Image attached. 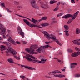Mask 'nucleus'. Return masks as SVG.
Masks as SVG:
<instances>
[{"label": "nucleus", "instance_id": "43", "mask_svg": "<svg viewBox=\"0 0 80 80\" xmlns=\"http://www.w3.org/2000/svg\"><path fill=\"white\" fill-rule=\"evenodd\" d=\"M41 60V62H46V61H47V59L42 58Z\"/></svg>", "mask_w": 80, "mask_h": 80}, {"label": "nucleus", "instance_id": "5", "mask_svg": "<svg viewBox=\"0 0 80 80\" xmlns=\"http://www.w3.org/2000/svg\"><path fill=\"white\" fill-rule=\"evenodd\" d=\"M30 57L31 58H32L33 59H37V58L33 57V56H32V55H31L29 54H26V56H23V58H26V59H27L28 61H29Z\"/></svg>", "mask_w": 80, "mask_h": 80}, {"label": "nucleus", "instance_id": "50", "mask_svg": "<svg viewBox=\"0 0 80 80\" xmlns=\"http://www.w3.org/2000/svg\"><path fill=\"white\" fill-rule=\"evenodd\" d=\"M72 65H78V64L76 62H74L73 63H72Z\"/></svg>", "mask_w": 80, "mask_h": 80}, {"label": "nucleus", "instance_id": "40", "mask_svg": "<svg viewBox=\"0 0 80 80\" xmlns=\"http://www.w3.org/2000/svg\"><path fill=\"white\" fill-rule=\"evenodd\" d=\"M2 7L3 8L5 7V3H1L0 4Z\"/></svg>", "mask_w": 80, "mask_h": 80}, {"label": "nucleus", "instance_id": "26", "mask_svg": "<svg viewBox=\"0 0 80 80\" xmlns=\"http://www.w3.org/2000/svg\"><path fill=\"white\" fill-rule=\"evenodd\" d=\"M36 52H37L38 53H41L42 52H43L40 48L36 50Z\"/></svg>", "mask_w": 80, "mask_h": 80}, {"label": "nucleus", "instance_id": "41", "mask_svg": "<svg viewBox=\"0 0 80 80\" xmlns=\"http://www.w3.org/2000/svg\"><path fill=\"white\" fill-rule=\"evenodd\" d=\"M25 51H26V52H28V53H29L30 51V49H29L28 48H26L25 49Z\"/></svg>", "mask_w": 80, "mask_h": 80}, {"label": "nucleus", "instance_id": "8", "mask_svg": "<svg viewBox=\"0 0 80 80\" xmlns=\"http://www.w3.org/2000/svg\"><path fill=\"white\" fill-rule=\"evenodd\" d=\"M43 34H44V36L47 38L48 40L50 39V35L48 33H47V32L44 31L42 32Z\"/></svg>", "mask_w": 80, "mask_h": 80}, {"label": "nucleus", "instance_id": "53", "mask_svg": "<svg viewBox=\"0 0 80 80\" xmlns=\"http://www.w3.org/2000/svg\"><path fill=\"white\" fill-rule=\"evenodd\" d=\"M75 42H79L80 41V39H76L74 40Z\"/></svg>", "mask_w": 80, "mask_h": 80}, {"label": "nucleus", "instance_id": "47", "mask_svg": "<svg viewBox=\"0 0 80 80\" xmlns=\"http://www.w3.org/2000/svg\"><path fill=\"white\" fill-rule=\"evenodd\" d=\"M20 35H21L22 36V38H24L25 37L24 36V33H22V34H20Z\"/></svg>", "mask_w": 80, "mask_h": 80}, {"label": "nucleus", "instance_id": "60", "mask_svg": "<svg viewBox=\"0 0 80 80\" xmlns=\"http://www.w3.org/2000/svg\"><path fill=\"white\" fill-rule=\"evenodd\" d=\"M16 43H17V44H20V42H18V41H16Z\"/></svg>", "mask_w": 80, "mask_h": 80}, {"label": "nucleus", "instance_id": "42", "mask_svg": "<svg viewBox=\"0 0 80 80\" xmlns=\"http://www.w3.org/2000/svg\"><path fill=\"white\" fill-rule=\"evenodd\" d=\"M80 77V74H76L75 75V77Z\"/></svg>", "mask_w": 80, "mask_h": 80}, {"label": "nucleus", "instance_id": "33", "mask_svg": "<svg viewBox=\"0 0 80 80\" xmlns=\"http://www.w3.org/2000/svg\"><path fill=\"white\" fill-rule=\"evenodd\" d=\"M73 43L75 45H80V42H73Z\"/></svg>", "mask_w": 80, "mask_h": 80}, {"label": "nucleus", "instance_id": "10", "mask_svg": "<svg viewBox=\"0 0 80 80\" xmlns=\"http://www.w3.org/2000/svg\"><path fill=\"white\" fill-rule=\"evenodd\" d=\"M29 62H38V63H43V62H42L40 61H38V60H36L35 59H31L30 58H29Z\"/></svg>", "mask_w": 80, "mask_h": 80}, {"label": "nucleus", "instance_id": "1", "mask_svg": "<svg viewBox=\"0 0 80 80\" xmlns=\"http://www.w3.org/2000/svg\"><path fill=\"white\" fill-rule=\"evenodd\" d=\"M79 13V11H77L76 13L74 14L73 15L71 14H68L64 15L62 17V18H65L66 19H67V18H69L70 17H71L72 20H75L76 18V17H77L78 14Z\"/></svg>", "mask_w": 80, "mask_h": 80}, {"label": "nucleus", "instance_id": "28", "mask_svg": "<svg viewBox=\"0 0 80 80\" xmlns=\"http://www.w3.org/2000/svg\"><path fill=\"white\" fill-rule=\"evenodd\" d=\"M64 27L65 28V29L66 30H68V29H69V27L68 26H67V25H64Z\"/></svg>", "mask_w": 80, "mask_h": 80}, {"label": "nucleus", "instance_id": "48", "mask_svg": "<svg viewBox=\"0 0 80 80\" xmlns=\"http://www.w3.org/2000/svg\"><path fill=\"white\" fill-rule=\"evenodd\" d=\"M68 52H73V51L72 49H69L68 50Z\"/></svg>", "mask_w": 80, "mask_h": 80}, {"label": "nucleus", "instance_id": "14", "mask_svg": "<svg viewBox=\"0 0 80 80\" xmlns=\"http://www.w3.org/2000/svg\"><path fill=\"white\" fill-rule=\"evenodd\" d=\"M32 21H31V22H33V23H39L40 22V21H42V20H39L38 21L37 20H36L34 19V18H32Z\"/></svg>", "mask_w": 80, "mask_h": 80}, {"label": "nucleus", "instance_id": "17", "mask_svg": "<svg viewBox=\"0 0 80 80\" xmlns=\"http://www.w3.org/2000/svg\"><path fill=\"white\" fill-rule=\"evenodd\" d=\"M38 48L37 46L32 45L31 46L30 49L31 50L34 51L35 49H36V48Z\"/></svg>", "mask_w": 80, "mask_h": 80}, {"label": "nucleus", "instance_id": "21", "mask_svg": "<svg viewBox=\"0 0 80 80\" xmlns=\"http://www.w3.org/2000/svg\"><path fill=\"white\" fill-rule=\"evenodd\" d=\"M41 51H42V52H44L45 50V47L44 46H42L39 48Z\"/></svg>", "mask_w": 80, "mask_h": 80}, {"label": "nucleus", "instance_id": "64", "mask_svg": "<svg viewBox=\"0 0 80 80\" xmlns=\"http://www.w3.org/2000/svg\"><path fill=\"white\" fill-rule=\"evenodd\" d=\"M61 3L62 5H65V3H64L62 2H61Z\"/></svg>", "mask_w": 80, "mask_h": 80}, {"label": "nucleus", "instance_id": "37", "mask_svg": "<svg viewBox=\"0 0 80 80\" xmlns=\"http://www.w3.org/2000/svg\"><path fill=\"white\" fill-rule=\"evenodd\" d=\"M20 77H21V78H22V79H23V80H24V79H25V80L26 79V78H26V77H25V76L22 75V76H20Z\"/></svg>", "mask_w": 80, "mask_h": 80}, {"label": "nucleus", "instance_id": "62", "mask_svg": "<svg viewBox=\"0 0 80 80\" xmlns=\"http://www.w3.org/2000/svg\"><path fill=\"white\" fill-rule=\"evenodd\" d=\"M55 22H56L55 21H54L52 22L51 24V25H53V23H55Z\"/></svg>", "mask_w": 80, "mask_h": 80}, {"label": "nucleus", "instance_id": "4", "mask_svg": "<svg viewBox=\"0 0 80 80\" xmlns=\"http://www.w3.org/2000/svg\"><path fill=\"white\" fill-rule=\"evenodd\" d=\"M35 3H36V1L35 0H32V1H31V3L32 7L34 8L38 9V8H39V7H38L37 4H35Z\"/></svg>", "mask_w": 80, "mask_h": 80}, {"label": "nucleus", "instance_id": "7", "mask_svg": "<svg viewBox=\"0 0 80 80\" xmlns=\"http://www.w3.org/2000/svg\"><path fill=\"white\" fill-rule=\"evenodd\" d=\"M61 73V72H60L59 71L55 70L49 72L48 74L49 75H54L56 73Z\"/></svg>", "mask_w": 80, "mask_h": 80}, {"label": "nucleus", "instance_id": "35", "mask_svg": "<svg viewBox=\"0 0 80 80\" xmlns=\"http://www.w3.org/2000/svg\"><path fill=\"white\" fill-rule=\"evenodd\" d=\"M14 5H19V4H20V3H19L17 1L14 2Z\"/></svg>", "mask_w": 80, "mask_h": 80}, {"label": "nucleus", "instance_id": "24", "mask_svg": "<svg viewBox=\"0 0 80 80\" xmlns=\"http://www.w3.org/2000/svg\"><path fill=\"white\" fill-rule=\"evenodd\" d=\"M49 25H50V24L47 23H43L41 24V26H42V27H45V26H49Z\"/></svg>", "mask_w": 80, "mask_h": 80}, {"label": "nucleus", "instance_id": "36", "mask_svg": "<svg viewBox=\"0 0 80 80\" xmlns=\"http://www.w3.org/2000/svg\"><path fill=\"white\" fill-rule=\"evenodd\" d=\"M57 2V1H53L52 0H51L50 2V4H53V3H56Z\"/></svg>", "mask_w": 80, "mask_h": 80}, {"label": "nucleus", "instance_id": "61", "mask_svg": "<svg viewBox=\"0 0 80 80\" xmlns=\"http://www.w3.org/2000/svg\"><path fill=\"white\" fill-rule=\"evenodd\" d=\"M61 70H62V71H63V72H65V69H61Z\"/></svg>", "mask_w": 80, "mask_h": 80}, {"label": "nucleus", "instance_id": "15", "mask_svg": "<svg viewBox=\"0 0 80 80\" xmlns=\"http://www.w3.org/2000/svg\"><path fill=\"white\" fill-rule=\"evenodd\" d=\"M50 36L51 37L50 38H51V39H52V40H54V42L55 41H58L56 39V36H55L52 34H51Z\"/></svg>", "mask_w": 80, "mask_h": 80}, {"label": "nucleus", "instance_id": "31", "mask_svg": "<svg viewBox=\"0 0 80 80\" xmlns=\"http://www.w3.org/2000/svg\"><path fill=\"white\" fill-rule=\"evenodd\" d=\"M15 15H17V16H18V17H21V18H26V17H25L24 16H23L22 15H18L17 14H15Z\"/></svg>", "mask_w": 80, "mask_h": 80}, {"label": "nucleus", "instance_id": "29", "mask_svg": "<svg viewBox=\"0 0 80 80\" xmlns=\"http://www.w3.org/2000/svg\"><path fill=\"white\" fill-rule=\"evenodd\" d=\"M55 42H56V43H57L58 44V45H60V46H61V47H62V44H61V43H60V42H59V41H55Z\"/></svg>", "mask_w": 80, "mask_h": 80}, {"label": "nucleus", "instance_id": "3", "mask_svg": "<svg viewBox=\"0 0 80 80\" xmlns=\"http://www.w3.org/2000/svg\"><path fill=\"white\" fill-rule=\"evenodd\" d=\"M5 27L3 25L1 24H0V29L1 30V35H2L3 34L4 35H6L7 32H6V28H5Z\"/></svg>", "mask_w": 80, "mask_h": 80}, {"label": "nucleus", "instance_id": "12", "mask_svg": "<svg viewBox=\"0 0 80 80\" xmlns=\"http://www.w3.org/2000/svg\"><path fill=\"white\" fill-rule=\"evenodd\" d=\"M80 54V52H74L72 54V57H77L78 55Z\"/></svg>", "mask_w": 80, "mask_h": 80}, {"label": "nucleus", "instance_id": "59", "mask_svg": "<svg viewBox=\"0 0 80 80\" xmlns=\"http://www.w3.org/2000/svg\"><path fill=\"white\" fill-rule=\"evenodd\" d=\"M50 43V42H45V43L46 44H49V43Z\"/></svg>", "mask_w": 80, "mask_h": 80}, {"label": "nucleus", "instance_id": "19", "mask_svg": "<svg viewBox=\"0 0 80 80\" xmlns=\"http://www.w3.org/2000/svg\"><path fill=\"white\" fill-rule=\"evenodd\" d=\"M54 77H60V78H61L62 77H65V76L62 74H59L54 75Z\"/></svg>", "mask_w": 80, "mask_h": 80}, {"label": "nucleus", "instance_id": "27", "mask_svg": "<svg viewBox=\"0 0 80 80\" xmlns=\"http://www.w3.org/2000/svg\"><path fill=\"white\" fill-rule=\"evenodd\" d=\"M34 51L33 50L30 49V51H29V53L31 54V55H33Z\"/></svg>", "mask_w": 80, "mask_h": 80}, {"label": "nucleus", "instance_id": "16", "mask_svg": "<svg viewBox=\"0 0 80 80\" xmlns=\"http://www.w3.org/2000/svg\"><path fill=\"white\" fill-rule=\"evenodd\" d=\"M18 32L19 35H20V34H22V33H23V32H22V29H21L20 27L19 26L18 28Z\"/></svg>", "mask_w": 80, "mask_h": 80}, {"label": "nucleus", "instance_id": "54", "mask_svg": "<svg viewBox=\"0 0 80 80\" xmlns=\"http://www.w3.org/2000/svg\"><path fill=\"white\" fill-rule=\"evenodd\" d=\"M22 44L24 45H25V44H27V42L25 41H23L22 42Z\"/></svg>", "mask_w": 80, "mask_h": 80}, {"label": "nucleus", "instance_id": "63", "mask_svg": "<svg viewBox=\"0 0 80 80\" xmlns=\"http://www.w3.org/2000/svg\"><path fill=\"white\" fill-rule=\"evenodd\" d=\"M3 37L4 38H6V37H5V35H3Z\"/></svg>", "mask_w": 80, "mask_h": 80}, {"label": "nucleus", "instance_id": "52", "mask_svg": "<svg viewBox=\"0 0 80 80\" xmlns=\"http://www.w3.org/2000/svg\"><path fill=\"white\" fill-rule=\"evenodd\" d=\"M71 3H75V2L74 1V0H71Z\"/></svg>", "mask_w": 80, "mask_h": 80}, {"label": "nucleus", "instance_id": "25", "mask_svg": "<svg viewBox=\"0 0 80 80\" xmlns=\"http://www.w3.org/2000/svg\"><path fill=\"white\" fill-rule=\"evenodd\" d=\"M76 34H79V33H80V30L78 28H77L76 29Z\"/></svg>", "mask_w": 80, "mask_h": 80}, {"label": "nucleus", "instance_id": "9", "mask_svg": "<svg viewBox=\"0 0 80 80\" xmlns=\"http://www.w3.org/2000/svg\"><path fill=\"white\" fill-rule=\"evenodd\" d=\"M43 34H44V36L47 38L48 40L50 39V35L48 33H47V32L44 31L42 32Z\"/></svg>", "mask_w": 80, "mask_h": 80}, {"label": "nucleus", "instance_id": "23", "mask_svg": "<svg viewBox=\"0 0 80 80\" xmlns=\"http://www.w3.org/2000/svg\"><path fill=\"white\" fill-rule=\"evenodd\" d=\"M5 46L3 45H2L1 46V51H3L5 50Z\"/></svg>", "mask_w": 80, "mask_h": 80}, {"label": "nucleus", "instance_id": "2", "mask_svg": "<svg viewBox=\"0 0 80 80\" xmlns=\"http://www.w3.org/2000/svg\"><path fill=\"white\" fill-rule=\"evenodd\" d=\"M8 49H7L6 51V53L8 56L10 55V53H11L12 54H13L14 55H15L17 54V52L15 50H14L13 48L10 47H8Z\"/></svg>", "mask_w": 80, "mask_h": 80}, {"label": "nucleus", "instance_id": "46", "mask_svg": "<svg viewBox=\"0 0 80 80\" xmlns=\"http://www.w3.org/2000/svg\"><path fill=\"white\" fill-rule=\"evenodd\" d=\"M75 49L78 52H80V49L78 48H75Z\"/></svg>", "mask_w": 80, "mask_h": 80}, {"label": "nucleus", "instance_id": "11", "mask_svg": "<svg viewBox=\"0 0 80 80\" xmlns=\"http://www.w3.org/2000/svg\"><path fill=\"white\" fill-rule=\"evenodd\" d=\"M8 40V42H10V43H12L14 45H15V43H16V42L15 41H14L13 39H12L10 37H9Z\"/></svg>", "mask_w": 80, "mask_h": 80}, {"label": "nucleus", "instance_id": "45", "mask_svg": "<svg viewBox=\"0 0 80 80\" xmlns=\"http://www.w3.org/2000/svg\"><path fill=\"white\" fill-rule=\"evenodd\" d=\"M63 15V13H60L58 15L57 17H60V16H62V15Z\"/></svg>", "mask_w": 80, "mask_h": 80}, {"label": "nucleus", "instance_id": "49", "mask_svg": "<svg viewBox=\"0 0 80 80\" xmlns=\"http://www.w3.org/2000/svg\"><path fill=\"white\" fill-rule=\"evenodd\" d=\"M6 10L7 11V12H9L10 13H11L12 12V11L9 10V9L8 8H6Z\"/></svg>", "mask_w": 80, "mask_h": 80}, {"label": "nucleus", "instance_id": "34", "mask_svg": "<svg viewBox=\"0 0 80 80\" xmlns=\"http://www.w3.org/2000/svg\"><path fill=\"white\" fill-rule=\"evenodd\" d=\"M6 45L7 46H8V47H10L11 46V44L8 42H6Z\"/></svg>", "mask_w": 80, "mask_h": 80}, {"label": "nucleus", "instance_id": "32", "mask_svg": "<svg viewBox=\"0 0 80 80\" xmlns=\"http://www.w3.org/2000/svg\"><path fill=\"white\" fill-rule=\"evenodd\" d=\"M73 20L72 19H69L68 22V24H70V23H71Z\"/></svg>", "mask_w": 80, "mask_h": 80}, {"label": "nucleus", "instance_id": "58", "mask_svg": "<svg viewBox=\"0 0 80 80\" xmlns=\"http://www.w3.org/2000/svg\"><path fill=\"white\" fill-rule=\"evenodd\" d=\"M7 31L8 32V33H11V31L9 30H7Z\"/></svg>", "mask_w": 80, "mask_h": 80}, {"label": "nucleus", "instance_id": "55", "mask_svg": "<svg viewBox=\"0 0 80 80\" xmlns=\"http://www.w3.org/2000/svg\"><path fill=\"white\" fill-rule=\"evenodd\" d=\"M1 43H3L4 44H5L6 45V43H7V42H0Z\"/></svg>", "mask_w": 80, "mask_h": 80}, {"label": "nucleus", "instance_id": "13", "mask_svg": "<svg viewBox=\"0 0 80 80\" xmlns=\"http://www.w3.org/2000/svg\"><path fill=\"white\" fill-rule=\"evenodd\" d=\"M23 20L24 22H25V23L27 24V25H28L30 27V25H32V24H31V23L30 22L28 21L25 19H23Z\"/></svg>", "mask_w": 80, "mask_h": 80}, {"label": "nucleus", "instance_id": "39", "mask_svg": "<svg viewBox=\"0 0 80 80\" xmlns=\"http://www.w3.org/2000/svg\"><path fill=\"white\" fill-rule=\"evenodd\" d=\"M44 47L45 48H48L50 47V45H46L44 46Z\"/></svg>", "mask_w": 80, "mask_h": 80}, {"label": "nucleus", "instance_id": "57", "mask_svg": "<svg viewBox=\"0 0 80 80\" xmlns=\"http://www.w3.org/2000/svg\"><path fill=\"white\" fill-rule=\"evenodd\" d=\"M65 34L66 36H67L68 37L69 36V33H68H68H65Z\"/></svg>", "mask_w": 80, "mask_h": 80}, {"label": "nucleus", "instance_id": "20", "mask_svg": "<svg viewBox=\"0 0 80 80\" xmlns=\"http://www.w3.org/2000/svg\"><path fill=\"white\" fill-rule=\"evenodd\" d=\"M30 27L31 28H33V27H36V28H39L40 27V26H38V25H36L34 24H31L30 25Z\"/></svg>", "mask_w": 80, "mask_h": 80}, {"label": "nucleus", "instance_id": "38", "mask_svg": "<svg viewBox=\"0 0 80 80\" xmlns=\"http://www.w3.org/2000/svg\"><path fill=\"white\" fill-rule=\"evenodd\" d=\"M59 9V8H58V6H57L56 8L53 9V11H57V10H58V9Z\"/></svg>", "mask_w": 80, "mask_h": 80}, {"label": "nucleus", "instance_id": "18", "mask_svg": "<svg viewBox=\"0 0 80 80\" xmlns=\"http://www.w3.org/2000/svg\"><path fill=\"white\" fill-rule=\"evenodd\" d=\"M25 68L26 69H28L29 70H36V69L35 68H33L31 67H29L27 66H25Z\"/></svg>", "mask_w": 80, "mask_h": 80}, {"label": "nucleus", "instance_id": "22", "mask_svg": "<svg viewBox=\"0 0 80 80\" xmlns=\"http://www.w3.org/2000/svg\"><path fill=\"white\" fill-rule=\"evenodd\" d=\"M8 61L9 63H14V62H13V60L12 59V58H9L8 59Z\"/></svg>", "mask_w": 80, "mask_h": 80}, {"label": "nucleus", "instance_id": "51", "mask_svg": "<svg viewBox=\"0 0 80 80\" xmlns=\"http://www.w3.org/2000/svg\"><path fill=\"white\" fill-rule=\"evenodd\" d=\"M71 68H73L74 67H75V66L74 65L71 64Z\"/></svg>", "mask_w": 80, "mask_h": 80}, {"label": "nucleus", "instance_id": "30", "mask_svg": "<svg viewBox=\"0 0 80 80\" xmlns=\"http://www.w3.org/2000/svg\"><path fill=\"white\" fill-rule=\"evenodd\" d=\"M48 19V17H44L40 20H47Z\"/></svg>", "mask_w": 80, "mask_h": 80}, {"label": "nucleus", "instance_id": "6", "mask_svg": "<svg viewBox=\"0 0 80 80\" xmlns=\"http://www.w3.org/2000/svg\"><path fill=\"white\" fill-rule=\"evenodd\" d=\"M38 3H39L40 4V5H41V7L42 8H45V9H47L49 7V6L48 5H43L44 3L43 2H41L40 1H38Z\"/></svg>", "mask_w": 80, "mask_h": 80}, {"label": "nucleus", "instance_id": "44", "mask_svg": "<svg viewBox=\"0 0 80 80\" xmlns=\"http://www.w3.org/2000/svg\"><path fill=\"white\" fill-rule=\"evenodd\" d=\"M14 57L17 59V60H20V58L19 57H18L16 56H14Z\"/></svg>", "mask_w": 80, "mask_h": 80}, {"label": "nucleus", "instance_id": "56", "mask_svg": "<svg viewBox=\"0 0 80 80\" xmlns=\"http://www.w3.org/2000/svg\"><path fill=\"white\" fill-rule=\"evenodd\" d=\"M64 32H65V33H68L69 32V31H67V30H65L64 31Z\"/></svg>", "mask_w": 80, "mask_h": 80}]
</instances>
